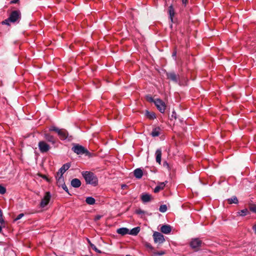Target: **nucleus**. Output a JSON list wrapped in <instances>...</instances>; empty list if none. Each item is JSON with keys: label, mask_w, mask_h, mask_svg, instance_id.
I'll return each mask as SVG.
<instances>
[{"label": "nucleus", "mask_w": 256, "mask_h": 256, "mask_svg": "<svg viewBox=\"0 0 256 256\" xmlns=\"http://www.w3.org/2000/svg\"><path fill=\"white\" fill-rule=\"evenodd\" d=\"M21 19V12L19 10H16L12 11L10 16L9 17L5 20H4L2 21V24H6L8 26H10V22H19L20 20Z\"/></svg>", "instance_id": "1"}, {"label": "nucleus", "mask_w": 256, "mask_h": 256, "mask_svg": "<svg viewBox=\"0 0 256 256\" xmlns=\"http://www.w3.org/2000/svg\"><path fill=\"white\" fill-rule=\"evenodd\" d=\"M146 100L150 102H152L154 104L155 100H154L152 96H146Z\"/></svg>", "instance_id": "33"}, {"label": "nucleus", "mask_w": 256, "mask_h": 256, "mask_svg": "<svg viewBox=\"0 0 256 256\" xmlns=\"http://www.w3.org/2000/svg\"><path fill=\"white\" fill-rule=\"evenodd\" d=\"M19 0H12L10 2L11 4H16L18 2Z\"/></svg>", "instance_id": "41"}, {"label": "nucleus", "mask_w": 256, "mask_h": 256, "mask_svg": "<svg viewBox=\"0 0 256 256\" xmlns=\"http://www.w3.org/2000/svg\"><path fill=\"white\" fill-rule=\"evenodd\" d=\"M152 200V196L150 194L146 193H143L141 195V200L144 203L149 202Z\"/></svg>", "instance_id": "12"}, {"label": "nucleus", "mask_w": 256, "mask_h": 256, "mask_svg": "<svg viewBox=\"0 0 256 256\" xmlns=\"http://www.w3.org/2000/svg\"><path fill=\"white\" fill-rule=\"evenodd\" d=\"M156 160L158 164H161L162 160V150L160 149H158L156 152Z\"/></svg>", "instance_id": "17"}, {"label": "nucleus", "mask_w": 256, "mask_h": 256, "mask_svg": "<svg viewBox=\"0 0 256 256\" xmlns=\"http://www.w3.org/2000/svg\"><path fill=\"white\" fill-rule=\"evenodd\" d=\"M168 14H169L170 18L172 22H173L174 17L175 15V11L174 8L172 5H170L168 7Z\"/></svg>", "instance_id": "14"}, {"label": "nucleus", "mask_w": 256, "mask_h": 256, "mask_svg": "<svg viewBox=\"0 0 256 256\" xmlns=\"http://www.w3.org/2000/svg\"><path fill=\"white\" fill-rule=\"evenodd\" d=\"M100 218V216L98 217V219H99Z\"/></svg>", "instance_id": "50"}, {"label": "nucleus", "mask_w": 256, "mask_h": 256, "mask_svg": "<svg viewBox=\"0 0 256 256\" xmlns=\"http://www.w3.org/2000/svg\"><path fill=\"white\" fill-rule=\"evenodd\" d=\"M154 242L162 244L165 240L164 236L160 232H154L153 234Z\"/></svg>", "instance_id": "9"}, {"label": "nucleus", "mask_w": 256, "mask_h": 256, "mask_svg": "<svg viewBox=\"0 0 256 256\" xmlns=\"http://www.w3.org/2000/svg\"><path fill=\"white\" fill-rule=\"evenodd\" d=\"M140 231V227H136L133 228H132L130 232L128 231V234L132 235V236H136L138 234V233Z\"/></svg>", "instance_id": "22"}, {"label": "nucleus", "mask_w": 256, "mask_h": 256, "mask_svg": "<svg viewBox=\"0 0 256 256\" xmlns=\"http://www.w3.org/2000/svg\"><path fill=\"white\" fill-rule=\"evenodd\" d=\"M90 246L91 248L96 252L101 254L102 252L97 248L96 246L92 244H90Z\"/></svg>", "instance_id": "29"}, {"label": "nucleus", "mask_w": 256, "mask_h": 256, "mask_svg": "<svg viewBox=\"0 0 256 256\" xmlns=\"http://www.w3.org/2000/svg\"><path fill=\"white\" fill-rule=\"evenodd\" d=\"M202 244V240L198 238H194L190 242V246L195 250H198Z\"/></svg>", "instance_id": "7"}, {"label": "nucleus", "mask_w": 256, "mask_h": 256, "mask_svg": "<svg viewBox=\"0 0 256 256\" xmlns=\"http://www.w3.org/2000/svg\"><path fill=\"white\" fill-rule=\"evenodd\" d=\"M168 78L170 79L172 81L177 82L178 80L179 76L174 72H169L166 74Z\"/></svg>", "instance_id": "11"}, {"label": "nucleus", "mask_w": 256, "mask_h": 256, "mask_svg": "<svg viewBox=\"0 0 256 256\" xmlns=\"http://www.w3.org/2000/svg\"><path fill=\"white\" fill-rule=\"evenodd\" d=\"M176 51H174V52H172V56L173 57H175V56H176Z\"/></svg>", "instance_id": "43"}, {"label": "nucleus", "mask_w": 256, "mask_h": 256, "mask_svg": "<svg viewBox=\"0 0 256 256\" xmlns=\"http://www.w3.org/2000/svg\"><path fill=\"white\" fill-rule=\"evenodd\" d=\"M250 211L254 212L256 214V205L254 204V205H253L252 206H251L250 208Z\"/></svg>", "instance_id": "34"}, {"label": "nucleus", "mask_w": 256, "mask_h": 256, "mask_svg": "<svg viewBox=\"0 0 256 256\" xmlns=\"http://www.w3.org/2000/svg\"><path fill=\"white\" fill-rule=\"evenodd\" d=\"M182 4L186 6L188 2V0H182Z\"/></svg>", "instance_id": "40"}, {"label": "nucleus", "mask_w": 256, "mask_h": 256, "mask_svg": "<svg viewBox=\"0 0 256 256\" xmlns=\"http://www.w3.org/2000/svg\"><path fill=\"white\" fill-rule=\"evenodd\" d=\"M252 229L256 234V224L252 226Z\"/></svg>", "instance_id": "42"}, {"label": "nucleus", "mask_w": 256, "mask_h": 256, "mask_svg": "<svg viewBox=\"0 0 256 256\" xmlns=\"http://www.w3.org/2000/svg\"><path fill=\"white\" fill-rule=\"evenodd\" d=\"M161 232L165 234H168L172 230L171 226L170 225H163L160 228Z\"/></svg>", "instance_id": "15"}, {"label": "nucleus", "mask_w": 256, "mask_h": 256, "mask_svg": "<svg viewBox=\"0 0 256 256\" xmlns=\"http://www.w3.org/2000/svg\"><path fill=\"white\" fill-rule=\"evenodd\" d=\"M6 192V188L4 186L0 184V194H4Z\"/></svg>", "instance_id": "30"}, {"label": "nucleus", "mask_w": 256, "mask_h": 256, "mask_svg": "<svg viewBox=\"0 0 256 256\" xmlns=\"http://www.w3.org/2000/svg\"><path fill=\"white\" fill-rule=\"evenodd\" d=\"M4 219L3 218V216H2V217H0V223L1 224H4Z\"/></svg>", "instance_id": "39"}, {"label": "nucleus", "mask_w": 256, "mask_h": 256, "mask_svg": "<svg viewBox=\"0 0 256 256\" xmlns=\"http://www.w3.org/2000/svg\"><path fill=\"white\" fill-rule=\"evenodd\" d=\"M154 256H162L165 254L164 251L157 252L154 253Z\"/></svg>", "instance_id": "32"}, {"label": "nucleus", "mask_w": 256, "mask_h": 256, "mask_svg": "<svg viewBox=\"0 0 256 256\" xmlns=\"http://www.w3.org/2000/svg\"><path fill=\"white\" fill-rule=\"evenodd\" d=\"M44 138L47 142H50L53 144H54L56 143V138H54L53 136L51 135L50 134H44Z\"/></svg>", "instance_id": "10"}, {"label": "nucleus", "mask_w": 256, "mask_h": 256, "mask_svg": "<svg viewBox=\"0 0 256 256\" xmlns=\"http://www.w3.org/2000/svg\"><path fill=\"white\" fill-rule=\"evenodd\" d=\"M126 256H130V254H127V255H126Z\"/></svg>", "instance_id": "49"}, {"label": "nucleus", "mask_w": 256, "mask_h": 256, "mask_svg": "<svg viewBox=\"0 0 256 256\" xmlns=\"http://www.w3.org/2000/svg\"><path fill=\"white\" fill-rule=\"evenodd\" d=\"M38 147L40 152L42 154L46 153L50 149V146L44 140H40L38 142Z\"/></svg>", "instance_id": "5"}, {"label": "nucleus", "mask_w": 256, "mask_h": 256, "mask_svg": "<svg viewBox=\"0 0 256 256\" xmlns=\"http://www.w3.org/2000/svg\"><path fill=\"white\" fill-rule=\"evenodd\" d=\"M71 185L74 188H78L81 186V182L78 178H74L71 181Z\"/></svg>", "instance_id": "19"}, {"label": "nucleus", "mask_w": 256, "mask_h": 256, "mask_svg": "<svg viewBox=\"0 0 256 256\" xmlns=\"http://www.w3.org/2000/svg\"><path fill=\"white\" fill-rule=\"evenodd\" d=\"M70 166V163H66L64 164L60 169V173L64 174L66 170H67Z\"/></svg>", "instance_id": "21"}, {"label": "nucleus", "mask_w": 256, "mask_h": 256, "mask_svg": "<svg viewBox=\"0 0 256 256\" xmlns=\"http://www.w3.org/2000/svg\"><path fill=\"white\" fill-rule=\"evenodd\" d=\"M56 178V180L57 184L59 186H60L65 184L64 182V177H58V178Z\"/></svg>", "instance_id": "24"}, {"label": "nucleus", "mask_w": 256, "mask_h": 256, "mask_svg": "<svg viewBox=\"0 0 256 256\" xmlns=\"http://www.w3.org/2000/svg\"><path fill=\"white\" fill-rule=\"evenodd\" d=\"M125 186V185L122 186V188H124Z\"/></svg>", "instance_id": "48"}, {"label": "nucleus", "mask_w": 256, "mask_h": 256, "mask_svg": "<svg viewBox=\"0 0 256 256\" xmlns=\"http://www.w3.org/2000/svg\"><path fill=\"white\" fill-rule=\"evenodd\" d=\"M168 183L167 181H165L164 182L159 183L154 188V192L155 193H157L159 192L160 190H164V188L166 184Z\"/></svg>", "instance_id": "13"}, {"label": "nucleus", "mask_w": 256, "mask_h": 256, "mask_svg": "<svg viewBox=\"0 0 256 256\" xmlns=\"http://www.w3.org/2000/svg\"><path fill=\"white\" fill-rule=\"evenodd\" d=\"M228 202L229 204H236L238 203V200L236 196H234L230 198H228Z\"/></svg>", "instance_id": "26"}, {"label": "nucleus", "mask_w": 256, "mask_h": 256, "mask_svg": "<svg viewBox=\"0 0 256 256\" xmlns=\"http://www.w3.org/2000/svg\"><path fill=\"white\" fill-rule=\"evenodd\" d=\"M129 230L126 228H118L116 230L118 234L124 236L128 234Z\"/></svg>", "instance_id": "20"}, {"label": "nucleus", "mask_w": 256, "mask_h": 256, "mask_svg": "<svg viewBox=\"0 0 256 256\" xmlns=\"http://www.w3.org/2000/svg\"><path fill=\"white\" fill-rule=\"evenodd\" d=\"M135 212L136 214H139V215L145 214V212L144 210H141L140 208L136 210L135 211Z\"/></svg>", "instance_id": "31"}, {"label": "nucleus", "mask_w": 256, "mask_h": 256, "mask_svg": "<svg viewBox=\"0 0 256 256\" xmlns=\"http://www.w3.org/2000/svg\"><path fill=\"white\" fill-rule=\"evenodd\" d=\"M134 174L136 178L140 179L143 176V172L140 168H138L134 170Z\"/></svg>", "instance_id": "16"}, {"label": "nucleus", "mask_w": 256, "mask_h": 256, "mask_svg": "<svg viewBox=\"0 0 256 256\" xmlns=\"http://www.w3.org/2000/svg\"><path fill=\"white\" fill-rule=\"evenodd\" d=\"M86 202L88 204L92 205L95 204L96 200L94 198L88 196L86 198Z\"/></svg>", "instance_id": "25"}, {"label": "nucleus", "mask_w": 256, "mask_h": 256, "mask_svg": "<svg viewBox=\"0 0 256 256\" xmlns=\"http://www.w3.org/2000/svg\"><path fill=\"white\" fill-rule=\"evenodd\" d=\"M161 129L160 127H156L152 129L150 134L151 136L153 137L158 136L160 134Z\"/></svg>", "instance_id": "18"}, {"label": "nucleus", "mask_w": 256, "mask_h": 256, "mask_svg": "<svg viewBox=\"0 0 256 256\" xmlns=\"http://www.w3.org/2000/svg\"><path fill=\"white\" fill-rule=\"evenodd\" d=\"M238 213L239 216H245L248 214V211L247 208H244L239 211Z\"/></svg>", "instance_id": "27"}, {"label": "nucleus", "mask_w": 256, "mask_h": 256, "mask_svg": "<svg viewBox=\"0 0 256 256\" xmlns=\"http://www.w3.org/2000/svg\"><path fill=\"white\" fill-rule=\"evenodd\" d=\"M154 104L160 112H164L166 106L165 103L160 98L156 99Z\"/></svg>", "instance_id": "6"}, {"label": "nucleus", "mask_w": 256, "mask_h": 256, "mask_svg": "<svg viewBox=\"0 0 256 256\" xmlns=\"http://www.w3.org/2000/svg\"><path fill=\"white\" fill-rule=\"evenodd\" d=\"M146 116L150 120H154L156 118L155 114L154 112H149L148 110H146Z\"/></svg>", "instance_id": "23"}, {"label": "nucleus", "mask_w": 256, "mask_h": 256, "mask_svg": "<svg viewBox=\"0 0 256 256\" xmlns=\"http://www.w3.org/2000/svg\"><path fill=\"white\" fill-rule=\"evenodd\" d=\"M24 216V214H19L14 219V220H18L20 219L23 216Z\"/></svg>", "instance_id": "36"}, {"label": "nucleus", "mask_w": 256, "mask_h": 256, "mask_svg": "<svg viewBox=\"0 0 256 256\" xmlns=\"http://www.w3.org/2000/svg\"><path fill=\"white\" fill-rule=\"evenodd\" d=\"M62 188L66 192H67L68 193V188H67V186H66V185L64 184L62 186H61Z\"/></svg>", "instance_id": "37"}, {"label": "nucleus", "mask_w": 256, "mask_h": 256, "mask_svg": "<svg viewBox=\"0 0 256 256\" xmlns=\"http://www.w3.org/2000/svg\"><path fill=\"white\" fill-rule=\"evenodd\" d=\"M82 174L86 184H90L94 186L98 185V179L93 172L86 171L83 172Z\"/></svg>", "instance_id": "2"}, {"label": "nucleus", "mask_w": 256, "mask_h": 256, "mask_svg": "<svg viewBox=\"0 0 256 256\" xmlns=\"http://www.w3.org/2000/svg\"><path fill=\"white\" fill-rule=\"evenodd\" d=\"M167 210V206L165 204H164V205H161L160 206V208H159V210L162 212H164L166 211Z\"/></svg>", "instance_id": "28"}, {"label": "nucleus", "mask_w": 256, "mask_h": 256, "mask_svg": "<svg viewBox=\"0 0 256 256\" xmlns=\"http://www.w3.org/2000/svg\"><path fill=\"white\" fill-rule=\"evenodd\" d=\"M49 130L56 132L61 140H65L68 136V132L65 129H60L54 126H52L50 127Z\"/></svg>", "instance_id": "4"}, {"label": "nucleus", "mask_w": 256, "mask_h": 256, "mask_svg": "<svg viewBox=\"0 0 256 256\" xmlns=\"http://www.w3.org/2000/svg\"><path fill=\"white\" fill-rule=\"evenodd\" d=\"M51 198L50 194L49 192L45 193L44 198L42 200L40 206L42 208H44L48 204Z\"/></svg>", "instance_id": "8"}, {"label": "nucleus", "mask_w": 256, "mask_h": 256, "mask_svg": "<svg viewBox=\"0 0 256 256\" xmlns=\"http://www.w3.org/2000/svg\"><path fill=\"white\" fill-rule=\"evenodd\" d=\"M88 244H90H90H92V243L90 242V240L89 239H88Z\"/></svg>", "instance_id": "45"}, {"label": "nucleus", "mask_w": 256, "mask_h": 256, "mask_svg": "<svg viewBox=\"0 0 256 256\" xmlns=\"http://www.w3.org/2000/svg\"><path fill=\"white\" fill-rule=\"evenodd\" d=\"M72 150L78 155L84 154L86 156H90V153L84 146L79 144H75L72 148Z\"/></svg>", "instance_id": "3"}, {"label": "nucleus", "mask_w": 256, "mask_h": 256, "mask_svg": "<svg viewBox=\"0 0 256 256\" xmlns=\"http://www.w3.org/2000/svg\"><path fill=\"white\" fill-rule=\"evenodd\" d=\"M163 166H164L166 167L167 168H169L168 164L166 162H164Z\"/></svg>", "instance_id": "38"}, {"label": "nucleus", "mask_w": 256, "mask_h": 256, "mask_svg": "<svg viewBox=\"0 0 256 256\" xmlns=\"http://www.w3.org/2000/svg\"><path fill=\"white\" fill-rule=\"evenodd\" d=\"M125 186V185L122 186V188H124Z\"/></svg>", "instance_id": "47"}, {"label": "nucleus", "mask_w": 256, "mask_h": 256, "mask_svg": "<svg viewBox=\"0 0 256 256\" xmlns=\"http://www.w3.org/2000/svg\"><path fill=\"white\" fill-rule=\"evenodd\" d=\"M42 177L43 178H44V179L46 180H48V178H47V177H46V176H45V175H43V176H42Z\"/></svg>", "instance_id": "44"}, {"label": "nucleus", "mask_w": 256, "mask_h": 256, "mask_svg": "<svg viewBox=\"0 0 256 256\" xmlns=\"http://www.w3.org/2000/svg\"><path fill=\"white\" fill-rule=\"evenodd\" d=\"M2 228L1 226H0V232H2Z\"/></svg>", "instance_id": "46"}, {"label": "nucleus", "mask_w": 256, "mask_h": 256, "mask_svg": "<svg viewBox=\"0 0 256 256\" xmlns=\"http://www.w3.org/2000/svg\"><path fill=\"white\" fill-rule=\"evenodd\" d=\"M63 174H62V173H60V170H58V171L56 172V174L55 177H56V178H58V177H64V176H63Z\"/></svg>", "instance_id": "35"}]
</instances>
